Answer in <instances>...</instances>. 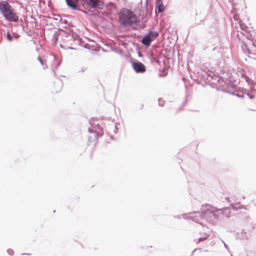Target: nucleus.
<instances>
[{
  "label": "nucleus",
  "mask_w": 256,
  "mask_h": 256,
  "mask_svg": "<svg viewBox=\"0 0 256 256\" xmlns=\"http://www.w3.org/2000/svg\"><path fill=\"white\" fill-rule=\"evenodd\" d=\"M218 212L220 211L218 208L208 206L203 207L201 212H196L191 214L190 218L192 220L202 225L203 224V220L210 224L214 225L219 220Z\"/></svg>",
  "instance_id": "f257e3e1"
},
{
  "label": "nucleus",
  "mask_w": 256,
  "mask_h": 256,
  "mask_svg": "<svg viewBox=\"0 0 256 256\" xmlns=\"http://www.w3.org/2000/svg\"><path fill=\"white\" fill-rule=\"evenodd\" d=\"M0 12L8 22L16 23L20 21L18 13L8 0L0 1Z\"/></svg>",
  "instance_id": "f03ea898"
},
{
  "label": "nucleus",
  "mask_w": 256,
  "mask_h": 256,
  "mask_svg": "<svg viewBox=\"0 0 256 256\" xmlns=\"http://www.w3.org/2000/svg\"><path fill=\"white\" fill-rule=\"evenodd\" d=\"M119 20L122 26H132L138 22L136 15L131 10L122 8L118 14Z\"/></svg>",
  "instance_id": "7ed1b4c3"
},
{
  "label": "nucleus",
  "mask_w": 256,
  "mask_h": 256,
  "mask_svg": "<svg viewBox=\"0 0 256 256\" xmlns=\"http://www.w3.org/2000/svg\"><path fill=\"white\" fill-rule=\"evenodd\" d=\"M201 79L206 82H210L212 84H216L218 83L220 84H223L224 86H225L226 84V82L223 84V78H220L219 76L214 74L212 72H204V74H202Z\"/></svg>",
  "instance_id": "20e7f679"
},
{
  "label": "nucleus",
  "mask_w": 256,
  "mask_h": 256,
  "mask_svg": "<svg viewBox=\"0 0 256 256\" xmlns=\"http://www.w3.org/2000/svg\"><path fill=\"white\" fill-rule=\"evenodd\" d=\"M158 32L150 31L144 36L141 42L146 47H148L150 46L152 42L158 36Z\"/></svg>",
  "instance_id": "39448f33"
},
{
  "label": "nucleus",
  "mask_w": 256,
  "mask_h": 256,
  "mask_svg": "<svg viewBox=\"0 0 256 256\" xmlns=\"http://www.w3.org/2000/svg\"><path fill=\"white\" fill-rule=\"evenodd\" d=\"M230 208L235 210H238L239 207L234 206L233 204H231L230 207H226L223 208L218 209V210L220 211L218 213V215L220 216L219 220L223 218L224 217L228 218L230 216Z\"/></svg>",
  "instance_id": "423d86ee"
},
{
  "label": "nucleus",
  "mask_w": 256,
  "mask_h": 256,
  "mask_svg": "<svg viewBox=\"0 0 256 256\" xmlns=\"http://www.w3.org/2000/svg\"><path fill=\"white\" fill-rule=\"evenodd\" d=\"M90 8L102 10L103 8V2L101 0H89L86 4Z\"/></svg>",
  "instance_id": "0eeeda50"
},
{
  "label": "nucleus",
  "mask_w": 256,
  "mask_h": 256,
  "mask_svg": "<svg viewBox=\"0 0 256 256\" xmlns=\"http://www.w3.org/2000/svg\"><path fill=\"white\" fill-rule=\"evenodd\" d=\"M132 66L136 73H143L146 70L145 66L138 61L132 62Z\"/></svg>",
  "instance_id": "6e6552de"
},
{
  "label": "nucleus",
  "mask_w": 256,
  "mask_h": 256,
  "mask_svg": "<svg viewBox=\"0 0 256 256\" xmlns=\"http://www.w3.org/2000/svg\"><path fill=\"white\" fill-rule=\"evenodd\" d=\"M224 90L232 95H236L238 97H242V96L239 95L238 94H236L234 92L236 90V85L233 84H228L226 83V86L224 87Z\"/></svg>",
  "instance_id": "1a4fd4ad"
},
{
  "label": "nucleus",
  "mask_w": 256,
  "mask_h": 256,
  "mask_svg": "<svg viewBox=\"0 0 256 256\" xmlns=\"http://www.w3.org/2000/svg\"><path fill=\"white\" fill-rule=\"evenodd\" d=\"M79 0H66L68 6L72 10H79Z\"/></svg>",
  "instance_id": "9d476101"
},
{
  "label": "nucleus",
  "mask_w": 256,
  "mask_h": 256,
  "mask_svg": "<svg viewBox=\"0 0 256 256\" xmlns=\"http://www.w3.org/2000/svg\"><path fill=\"white\" fill-rule=\"evenodd\" d=\"M65 33V37L69 38L70 37V40H82V38H80V36L76 32H74L73 30H68L67 32H64Z\"/></svg>",
  "instance_id": "9b49d317"
},
{
  "label": "nucleus",
  "mask_w": 256,
  "mask_h": 256,
  "mask_svg": "<svg viewBox=\"0 0 256 256\" xmlns=\"http://www.w3.org/2000/svg\"><path fill=\"white\" fill-rule=\"evenodd\" d=\"M236 238L244 242L248 238L247 234L246 232H238L236 236Z\"/></svg>",
  "instance_id": "f8f14e48"
},
{
  "label": "nucleus",
  "mask_w": 256,
  "mask_h": 256,
  "mask_svg": "<svg viewBox=\"0 0 256 256\" xmlns=\"http://www.w3.org/2000/svg\"><path fill=\"white\" fill-rule=\"evenodd\" d=\"M4 36L6 38L8 42H12L14 40L13 33L11 34L8 30H6V32L5 30H4Z\"/></svg>",
  "instance_id": "ddd939ff"
},
{
  "label": "nucleus",
  "mask_w": 256,
  "mask_h": 256,
  "mask_svg": "<svg viewBox=\"0 0 256 256\" xmlns=\"http://www.w3.org/2000/svg\"><path fill=\"white\" fill-rule=\"evenodd\" d=\"M54 84H56L57 86V88L56 91V92L57 93L60 90L62 89V82L60 80H58L54 82Z\"/></svg>",
  "instance_id": "4468645a"
},
{
  "label": "nucleus",
  "mask_w": 256,
  "mask_h": 256,
  "mask_svg": "<svg viewBox=\"0 0 256 256\" xmlns=\"http://www.w3.org/2000/svg\"><path fill=\"white\" fill-rule=\"evenodd\" d=\"M244 77L245 80L248 82V84L249 85L254 86L256 84V82L247 76H244Z\"/></svg>",
  "instance_id": "2eb2a0df"
},
{
  "label": "nucleus",
  "mask_w": 256,
  "mask_h": 256,
  "mask_svg": "<svg viewBox=\"0 0 256 256\" xmlns=\"http://www.w3.org/2000/svg\"><path fill=\"white\" fill-rule=\"evenodd\" d=\"M244 36H245L248 39L252 40L253 38L252 34L250 33V32H248V30H246L244 32L243 34Z\"/></svg>",
  "instance_id": "dca6fc26"
},
{
  "label": "nucleus",
  "mask_w": 256,
  "mask_h": 256,
  "mask_svg": "<svg viewBox=\"0 0 256 256\" xmlns=\"http://www.w3.org/2000/svg\"><path fill=\"white\" fill-rule=\"evenodd\" d=\"M164 10V8L162 4H160L158 6V13H162Z\"/></svg>",
  "instance_id": "f3484780"
},
{
  "label": "nucleus",
  "mask_w": 256,
  "mask_h": 256,
  "mask_svg": "<svg viewBox=\"0 0 256 256\" xmlns=\"http://www.w3.org/2000/svg\"><path fill=\"white\" fill-rule=\"evenodd\" d=\"M58 34L56 32H55L52 36V41L54 42V44L56 43V42L58 40Z\"/></svg>",
  "instance_id": "a211bd4d"
},
{
  "label": "nucleus",
  "mask_w": 256,
  "mask_h": 256,
  "mask_svg": "<svg viewBox=\"0 0 256 256\" xmlns=\"http://www.w3.org/2000/svg\"><path fill=\"white\" fill-rule=\"evenodd\" d=\"M98 128L100 129V132H99L96 133V136H101L103 134V132H102V128H100V126H98ZM96 137V134H94V138H95Z\"/></svg>",
  "instance_id": "6ab92c4d"
},
{
  "label": "nucleus",
  "mask_w": 256,
  "mask_h": 256,
  "mask_svg": "<svg viewBox=\"0 0 256 256\" xmlns=\"http://www.w3.org/2000/svg\"><path fill=\"white\" fill-rule=\"evenodd\" d=\"M13 36H14V40H18L20 36V35L16 32L12 31Z\"/></svg>",
  "instance_id": "aec40b11"
},
{
  "label": "nucleus",
  "mask_w": 256,
  "mask_h": 256,
  "mask_svg": "<svg viewBox=\"0 0 256 256\" xmlns=\"http://www.w3.org/2000/svg\"><path fill=\"white\" fill-rule=\"evenodd\" d=\"M240 28L242 30L246 32V30H247L246 29L248 28V26L244 24H240Z\"/></svg>",
  "instance_id": "412c9836"
},
{
  "label": "nucleus",
  "mask_w": 256,
  "mask_h": 256,
  "mask_svg": "<svg viewBox=\"0 0 256 256\" xmlns=\"http://www.w3.org/2000/svg\"><path fill=\"white\" fill-rule=\"evenodd\" d=\"M158 105L160 106H164V102L162 98H158Z\"/></svg>",
  "instance_id": "4be33fe9"
},
{
  "label": "nucleus",
  "mask_w": 256,
  "mask_h": 256,
  "mask_svg": "<svg viewBox=\"0 0 256 256\" xmlns=\"http://www.w3.org/2000/svg\"><path fill=\"white\" fill-rule=\"evenodd\" d=\"M7 252L10 256H12L14 254V251L12 249H10V248H8L7 250Z\"/></svg>",
  "instance_id": "5701e85b"
},
{
  "label": "nucleus",
  "mask_w": 256,
  "mask_h": 256,
  "mask_svg": "<svg viewBox=\"0 0 256 256\" xmlns=\"http://www.w3.org/2000/svg\"><path fill=\"white\" fill-rule=\"evenodd\" d=\"M207 238H208L207 236L199 238L198 241L196 242V243H198V242H200L206 240Z\"/></svg>",
  "instance_id": "b1692460"
},
{
  "label": "nucleus",
  "mask_w": 256,
  "mask_h": 256,
  "mask_svg": "<svg viewBox=\"0 0 256 256\" xmlns=\"http://www.w3.org/2000/svg\"><path fill=\"white\" fill-rule=\"evenodd\" d=\"M38 60L40 62L42 65L44 64V60L40 56H38L37 58Z\"/></svg>",
  "instance_id": "393cba45"
},
{
  "label": "nucleus",
  "mask_w": 256,
  "mask_h": 256,
  "mask_svg": "<svg viewBox=\"0 0 256 256\" xmlns=\"http://www.w3.org/2000/svg\"><path fill=\"white\" fill-rule=\"evenodd\" d=\"M78 10V11L82 12L83 13H84V14H88V13H87V12H86V11H84V10H82V9H80V8H79V10Z\"/></svg>",
  "instance_id": "a878e982"
},
{
  "label": "nucleus",
  "mask_w": 256,
  "mask_h": 256,
  "mask_svg": "<svg viewBox=\"0 0 256 256\" xmlns=\"http://www.w3.org/2000/svg\"><path fill=\"white\" fill-rule=\"evenodd\" d=\"M247 95L250 98V99H252L254 98V96H251V95L249 94H248Z\"/></svg>",
  "instance_id": "bb28decb"
},
{
  "label": "nucleus",
  "mask_w": 256,
  "mask_h": 256,
  "mask_svg": "<svg viewBox=\"0 0 256 256\" xmlns=\"http://www.w3.org/2000/svg\"><path fill=\"white\" fill-rule=\"evenodd\" d=\"M234 19L235 20H238V16L236 15H234Z\"/></svg>",
  "instance_id": "cd10ccee"
},
{
  "label": "nucleus",
  "mask_w": 256,
  "mask_h": 256,
  "mask_svg": "<svg viewBox=\"0 0 256 256\" xmlns=\"http://www.w3.org/2000/svg\"><path fill=\"white\" fill-rule=\"evenodd\" d=\"M115 130H114V132L115 133H117V130H118V128L116 126H114Z\"/></svg>",
  "instance_id": "c85d7f7f"
},
{
  "label": "nucleus",
  "mask_w": 256,
  "mask_h": 256,
  "mask_svg": "<svg viewBox=\"0 0 256 256\" xmlns=\"http://www.w3.org/2000/svg\"><path fill=\"white\" fill-rule=\"evenodd\" d=\"M92 142V138L91 136L88 137V142Z\"/></svg>",
  "instance_id": "c756f323"
},
{
  "label": "nucleus",
  "mask_w": 256,
  "mask_h": 256,
  "mask_svg": "<svg viewBox=\"0 0 256 256\" xmlns=\"http://www.w3.org/2000/svg\"><path fill=\"white\" fill-rule=\"evenodd\" d=\"M88 0H82V1L84 3V4H86Z\"/></svg>",
  "instance_id": "7c9ffc66"
},
{
  "label": "nucleus",
  "mask_w": 256,
  "mask_h": 256,
  "mask_svg": "<svg viewBox=\"0 0 256 256\" xmlns=\"http://www.w3.org/2000/svg\"><path fill=\"white\" fill-rule=\"evenodd\" d=\"M224 244V246L226 248L228 249V245H226L224 242H223Z\"/></svg>",
  "instance_id": "2f4dec72"
},
{
  "label": "nucleus",
  "mask_w": 256,
  "mask_h": 256,
  "mask_svg": "<svg viewBox=\"0 0 256 256\" xmlns=\"http://www.w3.org/2000/svg\"><path fill=\"white\" fill-rule=\"evenodd\" d=\"M252 45L256 47V42H253Z\"/></svg>",
  "instance_id": "473e14b6"
},
{
  "label": "nucleus",
  "mask_w": 256,
  "mask_h": 256,
  "mask_svg": "<svg viewBox=\"0 0 256 256\" xmlns=\"http://www.w3.org/2000/svg\"><path fill=\"white\" fill-rule=\"evenodd\" d=\"M88 131L89 132H93L92 130L90 128L88 129Z\"/></svg>",
  "instance_id": "72a5a7b5"
},
{
  "label": "nucleus",
  "mask_w": 256,
  "mask_h": 256,
  "mask_svg": "<svg viewBox=\"0 0 256 256\" xmlns=\"http://www.w3.org/2000/svg\"><path fill=\"white\" fill-rule=\"evenodd\" d=\"M86 68H82V72H84Z\"/></svg>",
  "instance_id": "f704fd0d"
},
{
  "label": "nucleus",
  "mask_w": 256,
  "mask_h": 256,
  "mask_svg": "<svg viewBox=\"0 0 256 256\" xmlns=\"http://www.w3.org/2000/svg\"><path fill=\"white\" fill-rule=\"evenodd\" d=\"M244 45L246 47V46H246V43H244Z\"/></svg>",
  "instance_id": "c9c22d12"
},
{
  "label": "nucleus",
  "mask_w": 256,
  "mask_h": 256,
  "mask_svg": "<svg viewBox=\"0 0 256 256\" xmlns=\"http://www.w3.org/2000/svg\"><path fill=\"white\" fill-rule=\"evenodd\" d=\"M68 49H73V48H72V47H68Z\"/></svg>",
  "instance_id": "e433bc0d"
},
{
  "label": "nucleus",
  "mask_w": 256,
  "mask_h": 256,
  "mask_svg": "<svg viewBox=\"0 0 256 256\" xmlns=\"http://www.w3.org/2000/svg\"><path fill=\"white\" fill-rule=\"evenodd\" d=\"M60 46L62 48H64V46L61 44H60Z\"/></svg>",
  "instance_id": "4c0bfd02"
},
{
  "label": "nucleus",
  "mask_w": 256,
  "mask_h": 256,
  "mask_svg": "<svg viewBox=\"0 0 256 256\" xmlns=\"http://www.w3.org/2000/svg\"><path fill=\"white\" fill-rule=\"evenodd\" d=\"M24 254V255H26V254L30 255V254Z\"/></svg>",
  "instance_id": "58836bf2"
},
{
  "label": "nucleus",
  "mask_w": 256,
  "mask_h": 256,
  "mask_svg": "<svg viewBox=\"0 0 256 256\" xmlns=\"http://www.w3.org/2000/svg\"><path fill=\"white\" fill-rule=\"evenodd\" d=\"M138 55H139V56H142V55H141L140 53H138Z\"/></svg>",
  "instance_id": "ea45409f"
},
{
  "label": "nucleus",
  "mask_w": 256,
  "mask_h": 256,
  "mask_svg": "<svg viewBox=\"0 0 256 256\" xmlns=\"http://www.w3.org/2000/svg\"><path fill=\"white\" fill-rule=\"evenodd\" d=\"M111 138H112V140H114V138H113V136H111Z\"/></svg>",
  "instance_id": "a19ab883"
},
{
  "label": "nucleus",
  "mask_w": 256,
  "mask_h": 256,
  "mask_svg": "<svg viewBox=\"0 0 256 256\" xmlns=\"http://www.w3.org/2000/svg\"><path fill=\"white\" fill-rule=\"evenodd\" d=\"M16 26V25H15V24H14L12 25V27L13 26Z\"/></svg>",
  "instance_id": "79ce46f5"
},
{
  "label": "nucleus",
  "mask_w": 256,
  "mask_h": 256,
  "mask_svg": "<svg viewBox=\"0 0 256 256\" xmlns=\"http://www.w3.org/2000/svg\"><path fill=\"white\" fill-rule=\"evenodd\" d=\"M196 250H193L192 252H194V251H196Z\"/></svg>",
  "instance_id": "37998d69"
},
{
  "label": "nucleus",
  "mask_w": 256,
  "mask_h": 256,
  "mask_svg": "<svg viewBox=\"0 0 256 256\" xmlns=\"http://www.w3.org/2000/svg\"><path fill=\"white\" fill-rule=\"evenodd\" d=\"M20 22H22V19H20Z\"/></svg>",
  "instance_id": "c03bdc74"
}]
</instances>
